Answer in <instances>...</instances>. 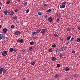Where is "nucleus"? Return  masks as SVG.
Masks as SVG:
<instances>
[{
  "label": "nucleus",
  "mask_w": 80,
  "mask_h": 80,
  "mask_svg": "<svg viewBox=\"0 0 80 80\" xmlns=\"http://www.w3.org/2000/svg\"><path fill=\"white\" fill-rule=\"evenodd\" d=\"M65 70L66 71H68L69 70H70V68H69L68 67H66L65 68Z\"/></svg>",
  "instance_id": "obj_8"
},
{
  "label": "nucleus",
  "mask_w": 80,
  "mask_h": 80,
  "mask_svg": "<svg viewBox=\"0 0 80 80\" xmlns=\"http://www.w3.org/2000/svg\"><path fill=\"white\" fill-rule=\"evenodd\" d=\"M59 50L60 52H63V48H60L59 49Z\"/></svg>",
  "instance_id": "obj_14"
},
{
  "label": "nucleus",
  "mask_w": 80,
  "mask_h": 80,
  "mask_svg": "<svg viewBox=\"0 0 80 80\" xmlns=\"http://www.w3.org/2000/svg\"><path fill=\"white\" fill-rule=\"evenodd\" d=\"M57 67H60V64H58L57 65Z\"/></svg>",
  "instance_id": "obj_42"
},
{
  "label": "nucleus",
  "mask_w": 80,
  "mask_h": 80,
  "mask_svg": "<svg viewBox=\"0 0 80 80\" xmlns=\"http://www.w3.org/2000/svg\"><path fill=\"white\" fill-rule=\"evenodd\" d=\"M7 51H4L2 53V55L3 56H6L7 55Z\"/></svg>",
  "instance_id": "obj_3"
},
{
  "label": "nucleus",
  "mask_w": 80,
  "mask_h": 80,
  "mask_svg": "<svg viewBox=\"0 0 80 80\" xmlns=\"http://www.w3.org/2000/svg\"><path fill=\"white\" fill-rule=\"evenodd\" d=\"M77 42H80V38H78L76 40Z\"/></svg>",
  "instance_id": "obj_19"
},
{
  "label": "nucleus",
  "mask_w": 80,
  "mask_h": 80,
  "mask_svg": "<svg viewBox=\"0 0 80 80\" xmlns=\"http://www.w3.org/2000/svg\"><path fill=\"white\" fill-rule=\"evenodd\" d=\"M18 57V58H21V57L20 56H17Z\"/></svg>",
  "instance_id": "obj_43"
},
{
  "label": "nucleus",
  "mask_w": 80,
  "mask_h": 80,
  "mask_svg": "<svg viewBox=\"0 0 80 80\" xmlns=\"http://www.w3.org/2000/svg\"><path fill=\"white\" fill-rule=\"evenodd\" d=\"M35 35V33L33 32L32 33V35Z\"/></svg>",
  "instance_id": "obj_50"
},
{
  "label": "nucleus",
  "mask_w": 80,
  "mask_h": 80,
  "mask_svg": "<svg viewBox=\"0 0 80 80\" xmlns=\"http://www.w3.org/2000/svg\"><path fill=\"white\" fill-rule=\"evenodd\" d=\"M49 22H52L53 20V18H48Z\"/></svg>",
  "instance_id": "obj_10"
},
{
  "label": "nucleus",
  "mask_w": 80,
  "mask_h": 80,
  "mask_svg": "<svg viewBox=\"0 0 80 80\" xmlns=\"http://www.w3.org/2000/svg\"><path fill=\"white\" fill-rule=\"evenodd\" d=\"M56 46V45L55 44H53L52 46V48H55V47Z\"/></svg>",
  "instance_id": "obj_35"
},
{
  "label": "nucleus",
  "mask_w": 80,
  "mask_h": 80,
  "mask_svg": "<svg viewBox=\"0 0 80 80\" xmlns=\"http://www.w3.org/2000/svg\"><path fill=\"white\" fill-rule=\"evenodd\" d=\"M29 12H30V9L27 10L26 11V13H28Z\"/></svg>",
  "instance_id": "obj_23"
},
{
  "label": "nucleus",
  "mask_w": 80,
  "mask_h": 80,
  "mask_svg": "<svg viewBox=\"0 0 80 80\" xmlns=\"http://www.w3.org/2000/svg\"><path fill=\"white\" fill-rule=\"evenodd\" d=\"M70 38H71V36H69L67 38V40L68 41L70 40Z\"/></svg>",
  "instance_id": "obj_12"
},
{
  "label": "nucleus",
  "mask_w": 80,
  "mask_h": 80,
  "mask_svg": "<svg viewBox=\"0 0 80 80\" xmlns=\"http://www.w3.org/2000/svg\"><path fill=\"white\" fill-rule=\"evenodd\" d=\"M1 10V7H0V10Z\"/></svg>",
  "instance_id": "obj_62"
},
{
  "label": "nucleus",
  "mask_w": 80,
  "mask_h": 80,
  "mask_svg": "<svg viewBox=\"0 0 80 80\" xmlns=\"http://www.w3.org/2000/svg\"><path fill=\"white\" fill-rule=\"evenodd\" d=\"M47 30L45 29H43L41 30V33L42 34V35L43 36L45 34V33L47 32Z\"/></svg>",
  "instance_id": "obj_2"
},
{
  "label": "nucleus",
  "mask_w": 80,
  "mask_h": 80,
  "mask_svg": "<svg viewBox=\"0 0 80 80\" xmlns=\"http://www.w3.org/2000/svg\"><path fill=\"white\" fill-rule=\"evenodd\" d=\"M14 12H18V9L15 10Z\"/></svg>",
  "instance_id": "obj_46"
},
{
  "label": "nucleus",
  "mask_w": 80,
  "mask_h": 80,
  "mask_svg": "<svg viewBox=\"0 0 80 80\" xmlns=\"http://www.w3.org/2000/svg\"><path fill=\"white\" fill-rule=\"evenodd\" d=\"M21 40H19V39H18L17 40V42H18V43H21Z\"/></svg>",
  "instance_id": "obj_29"
},
{
  "label": "nucleus",
  "mask_w": 80,
  "mask_h": 80,
  "mask_svg": "<svg viewBox=\"0 0 80 80\" xmlns=\"http://www.w3.org/2000/svg\"><path fill=\"white\" fill-rule=\"evenodd\" d=\"M13 51L14 52H17V49H16V48H14L13 49Z\"/></svg>",
  "instance_id": "obj_38"
},
{
  "label": "nucleus",
  "mask_w": 80,
  "mask_h": 80,
  "mask_svg": "<svg viewBox=\"0 0 80 80\" xmlns=\"http://www.w3.org/2000/svg\"><path fill=\"white\" fill-rule=\"evenodd\" d=\"M61 16H60V14H59L57 15V17H58V18H60Z\"/></svg>",
  "instance_id": "obj_32"
},
{
  "label": "nucleus",
  "mask_w": 80,
  "mask_h": 80,
  "mask_svg": "<svg viewBox=\"0 0 80 80\" xmlns=\"http://www.w3.org/2000/svg\"><path fill=\"white\" fill-rule=\"evenodd\" d=\"M20 33V32H19V31H17L15 32V35H19Z\"/></svg>",
  "instance_id": "obj_7"
},
{
  "label": "nucleus",
  "mask_w": 80,
  "mask_h": 80,
  "mask_svg": "<svg viewBox=\"0 0 80 80\" xmlns=\"http://www.w3.org/2000/svg\"><path fill=\"white\" fill-rule=\"evenodd\" d=\"M46 12L47 13H49V12H48V10L46 11Z\"/></svg>",
  "instance_id": "obj_52"
},
{
  "label": "nucleus",
  "mask_w": 80,
  "mask_h": 80,
  "mask_svg": "<svg viewBox=\"0 0 80 80\" xmlns=\"http://www.w3.org/2000/svg\"><path fill=\"white\" fill-rule=\"evenodd\" d=\"M75 29L74 28H73L72 29V30H73H73H74Z\"/></svg>",
  "instance_id": "obj_61"
},
{
  "label": "nucleus",
  "mask_w": 80,
  "mask_h": 80,
  "mask_svg": "<svg viewBox=\"0 0 80 80\" xmlns=\"http://www.w3.org/2000/svg\"><path fill=\"white\" fill-rule=\"evenodd\" d=\"M10 3V0H8L6 2V3L7 5H9Z\"/></svg>",
  "instance_id": "obj_6"
},
{
  "label": "nucleus",
  "mask_w": 80,
  "mask_h": 80,
  "mask_svg": "<svg viewBox=\"0 0 80 80\" xmlns=\"http://www.w3.org/2000/svg\"><path fill=\"white\" fill-rule=\"evenodd\" d=\"M56 59V58L54 57H53L52 58V61H54V60H55Z\"/></svg>",
  "instance_id": "obj_16"
},
{
  "label": "nucleus",
  "mask_w": 80,
  "mask_h": 80,
  "mask_svg": "<svg viewBox=\"0 0 80 80\" xmlns=\"http://www.w3.org/2000/svg\"><path fill=\"white\" fill-rule=\"evenodd\" d=\"M59 20H60V18H58L57 20H56V21L57 22H59Z\"/></svg>",
  "instance_id": "obj_44"
},
{
  "label": "nucleus",
  "mask_w": 80,
  "mask_h": 80,
  "mask_svg": "<svg viewBox=\"0 0 80 80\" xmlns=\"http://www.w3.org/2000/svg\"><path fill=\"white\" fill-rule=\"evenodd\" d=\"M3 31L4 32H7V28H4L3 29Z\"/></svg>",
  "instance_id": "obj_21"
},
{
  "label": "nucleus",
  "mask_w": 80,
  "mask_h": 80,
  "mask_svg": "<svg viewBox=\"0 0 80 80\" xmlns=\"http://www.w3.org/2000/svg\"><path fill=\"white\" fill-rule=\"evenodd\" d=\"M37 39V38L35 36L33 37V40H36Z\"/></svg>",
  "instance_id": "obj_41"
},
{
  "label": "nucleus",
  "mask_w": 80,
  "mask_h": 80,
  "mask_svg": "<svg viewBox=\"0 0 80 80\" xmlns=\"http://www.w3.org/2000/svg\"><path fill=\"white\" fill-rule=\"evenodd\" d=\"M63 48V50H66V49H67V47L65 46V47H63V48Z\"/></svg>",
  "instance_id": "obj_25"
},
{
  "label": "nucleus",
  "mask_w": 80,
  "mask_h": 80,
  "mask_svg": "<svg viewBox=\"0 0 80 80\" xmlns=\"http://www.w3.org/2000/svg\"><path fill=\"white\" fill-rule=\"evenodd\" d=\"M9 50L10 52H12L13 51V49L12 48H10L9 49Z\"/></svg>",
  "instance_id": "obj_15"
},
{
  "label": "nucleus",
  "mask_w": 80,
  "mask_h": 80,
  "mask_svg": "<svg viewBox=\"0 0 80 80\" xmlns=\"http://www.w3.org/2000/svg\"><path fill=\"white\" fill-rule=\"evenodd\" d=\"M67 30L68 32H70V30H71V29L70 28H68Z\"/></svg>",
  "instance_id": "obj_20"
},
{
  "label": "nucleus",
  "mask_w": 80,
  "mask_h": 80,
  "mask_svg": "<svg viewBox=\"0 0 80 80\" xmlns=\"http://www.w3.org/2000/svg\"><path fill=\"white\" fill-rule=\"evenodd\" d=\"M25 79H26V78H24L23 79V80H25Z\"/></svg>",
  "instance_id": "obj_53"
},
{
  "label": "nucleus",
  "mask_w": 80,
  "mask_h": 80,
  "mask_svg": "<svg viewBox=\"0 0 80 80\" xmlns=\"http://www.w3.org/2000/svg\"><path fill=\"white\" fill-rule=\"evenodd\" d=\"M8 13V11L7 10H5L4 11V14L5 15H7V14Z\"/></svg>",
  "instance_id": "obj_9"
},
{
  "label": "nucleus",
  "mask_w": 80,
  "mask_h": 80,
  "mask_svg": "<svg viewBox=\"0 0 80 80\" xmlns=\"http://www.w3.org/2000/svg\"><path fill=\"white\" fill-rule=\"evenodd\" d=\"M63 56V55L62 54H60L59 55L60 57H62Z\"/></svg>",
  "instance_id": "obj_49"
},
{
  "label": "nucleus",
  "mask_w": 80,
  "mask_h": 80,
  "mask_svg": "<svg viewBox=\"0 0 80 80\" xmlns=\"http://www.w3.org/2000/svg\"><path fill=\"white\" fill-rule=\"evenodd\" d=\"M54 77L55 78H57V77H59V75L58 74H56L55 75Z\"/></svg>",
  "instance_id": "obj_22"
},
{
  "label": "nucleus",
  "mask_w": 80,
  "mask_h": 80,
  "mask_svg": "<svg viewBox=\"0 0 80 80\" xmlns=\"http://www.w3.org/2000/svg\"><path fill=\"white\" fill-rule=\"evenodd\" d=\"M48 16L47 15H45L44 16V18H48Z\"/></svg>",
  "instance_id": "obj_37"
},
{
  "label": "nucleus",
  "mask_w": 80,
  "mask_h": 80,
  "mask_svg": "<svg viewBox=\"0 0 80 80\" xmlns=\"http://www.w3.org/2000/svg\"><path fill=\"white\" fill-rule=\"evenodd\" d=\"M31 65H35V62L34 61L32 62H31Z\"/></svg>",
  "instance_id": "obj_11"
},
{
  "label": "nucleus",
  "mask_w": 80,
  "mask_h": 80,
  "mask_svg": "<svg viewBox=\"0 0 80 80\" xmlns=\"http://www.w3.org/2000/svg\"><path fill=\"white\" fill-rule=\"evenodd\" d=\"M66 2L64 1L62 2V4L60 6L61 8H63L65 7V5H66Z\"/></svg>",
  "instance_id": "obj_1"
},
{
  "label": "nucleus",
  "mask_w": 80,
  "mask_h": 80,
  "mask_svg": "<svg viewBox=\"0 0 80 80\" xmlns=\"http://www.w3.org/2000/svg\"><path fill=\"white\" fill-rule=\"evenodd\" d=\"M24 42L23 39H22L21 40V43H22Z\"/></svg>",
  "instance_id": "obj_30"
},
{
  "label": "nucleus",
  "mask_w": 80,
  "mask_h": 80,
  "mask_svg": "<svg viewBox=\"0 0 80 80\" xmlns=\"http://www.w3.org/2000/svg\"><path fill=\"white\" fill-rule=\"evenodd\" d=\"M3 71V73H5V72H7V71L5 70H4Z\"/></svg>",
  "instance_id": "obj_47"
},
{
  "label": "nucleus",
  "mask_w": 80,
  "mask_h": 80,
  "mask_svg": "<svg viewBox=\"0 0 80 80\" xmlns=\"http://www.w3.org/2000/svg\"><path fill=\"white\" fill-rule=\"evenodd\" d=\"M29 50L30 51H32V50H33V48L32 47H30L29 48Z\"/></svg>",
  "instance_id": "obj_28"
},
{
  "label": "nucleus",
  "mask_w": 80,
  "mask_h": 80,
  "mask_svg": "<svg viewBox=\"0 0 80 80\" xmlns=\"http://www.w3.org/2000/svg\"><path fill=\"white\" fill-rule=\"evenodd\" d=\"M24 5L26 6V5H27V2H24Z\"/></svg>",
  "instance_id": "obj_36"
},
{
  "label": "nucleus",
  "mask_w": 80,
  "mask_h": 80,
  "mask_svg": "<svg viewBox=\"0 0 80 80\" xmlns=\"http://www.w3.org/2000/svg\"><path fill=\"white\" fill-rule=\"evenodd\" d=\"M4 68H1L0 69V70L2 72L3 71V70H4Z\"/></svg>",
  "instance_id": "obj_24"
},
{
  "label": "nucleus",
  "mask_w": 80,
  "mask_h": 80,
  "mask_svg": "<svg viewBox=\"0 0 80 80\" xmlns=\"http://www.w3.org/2000/svg\"><path fill=\"white\" fill-rule=\"evenodd\" d=\"M73 40H74V38H72L71 39V41H73Z\"/></svg>",
  "instance_id": "obj_45"
},
{
  "label": "nucleus",
  "mask_w": 80,
  "mask_h": 80,
  "mask_svg": "<svg viewBox=\"0 0 80 80\" xmlns=\"http://www.w3.org/2000/svg\"><path fill=\"white\" fill-rule=\"evenodd\" d=\"M2 28V26L1 25H0V28Z\"/></svg>",
  "instance_id": "obj_60"
},
{
  "label": "nucleus",
  "mask_w": 80,
  "mask_h": 80,
  "mask_svg": "<svg viewBox=\"0 0 80 80\" xmlns=\"http://www.w3.org/2000/svg\"><path fill=\"white\" fill-rule=\"evenodd\" d=\"M14 28V26L13 25H12L11 26V28H12V29L13 28Z\"/></svg>",
  "instance_id": "obj_33"
},
{
  "label": "nucleus",
  "mask_w": 80,
  "mask_h": 80,
  "mask_svg": "<svg viewBox=\"0 0 80 80\" xmlns=\"http://www.w3.org/2000/svg\"><path fill=\"white\" fill-rule=\"evenodd\" d=\"M72 53H73V54L75 53V51H74V50H72Z\"/></svg>",
  "instance_id": "obj_34"
},
{
  "label": "nucleus",
  "mask_w": 80,
  "mask_h": 80,
  "mask_svg": "<svg viewBox=\"0 0 80 80\" xmlns=\"http://www.w3.org/2000/svg\"><path fill=\"white\" fill-rule=\"evenodd\" d=\"M78 30H80V27L78 28Z\"/></svg>",
  "instance_id": "obj_54"
},
{
  "label": "nucleus",
  "mask_w": 80,
  "mask_h": 80,
  "mask_svg": "<svg viewBox=\"0 0 80 80\" xmlns=\"http://www.w3.org/2000/svg\"><path fill=\"white\" fill-rule=\"evenodd\" d=\"M34 32L35 33H35H36V34H38V33H37V31L36 32Z\"/></svg>",
  "instance_id": "obj_58"
},
{
  "label": "nucleus",
  "mask_w": 80,
  "mask_h": 80,
  "mask_svg": "<svg viewBox=\"0 0 80 80\" xmlns=\"http://www.w3.org/2000/svg\"><path fill=\"white\" fill-rule=\"evenodd\" d=\"M55 51L56 52H58V51H59V49H56L55 50Z\"/></svg>",
  "instance_id": "obj_40"
},
{
  "label": "nucleus",
  "mask_w": 80,
  "mask_h": 80,
  "mask_svg": "<svg viewBox=\"0 0 80 80\" xmlns=\"http://www.w3.org/2000/svg\"><path fill=\"white\" fill-rule=\"evenodd\" d=\"M2 2H0V5L2 6Z\"/></svg>",
  "instance_id": "obj_48"
},
{
  "label": "nucleus",
  "mask_w": 80,
  "mask_h": 80,
  "mask_svg": "<svg viewBox=\"0 0 80 80\" xmlns=\"http://www.w3.org/2000/svg\"><path fill=\"white\" fill-rule=\"evenodd\" d=\"M74 77H78V75L77 74H74Z\"/></svg>",
  "instance_id": "obj_39"
},
{
  "label": "nucleus",
  "mask_w": 80,
  "mask_h": 80,
  "mask_svg": "<svg viewBox=\"0 0 80 80\" xmlns=\"http://www.w3.org/2000/svg\"><path fill=\"white\" fill-rule=\"evenodd\" d=\"M42 30V29H40V30H38L37 31V33H39L40 31Z\"/></svg>",
  "instance_id": "obj_13"
},
{
  "label": "nucleus",
  "mask_w": 80,
  "mask_h": 80,
  "mask_svg": "<svg viewBox=\"0 0 80 80\" xmlns=\"http://www.w3.org/2000/svg\"><path fill=\"white\" fill-rule=\"evenodd\" d=\"M44 6H47L48 5L46 4H44Z\"/></svg>",
  "instance_id": "obj_55"
},
{
  "label": "nucleus",
  "mask_w": 80,
  "mask_h": 80,
  "mask_svg": "<svg viewBox=\"0 0 80 80\" xmlns=\"http://www.w3.org/2000/svg\"><path fill=\"white\" fill-rule=\"evenodd\" d=\"M34 44V42L33 41L31 42H30V44L31 45H33Z\"/></svg>",
  "instance_id": "obj_18"
},
{
  "label": "nucleus",
  "mask_w": 80,
  "mask_h": 80,
  "mask_svg": "<svg viewBox=\"0 0 80 80\" xmlns=\"http://www.w3.org/2000/svg\"><path fill=\"white\" fill-rule=\"evenodd\" d=\"M48 11L49 12H51V9H49L48 10Z\"/></svg>",
  "instance_id": "obj_51"
},
{
  "label": "nucleus",
  "mask_w": 80,
  "mask_h": 80,
  "mask_svg": "<svg viewBox=\"0 0 80 80\" xmlns=\"http://www.w3.org/2000/svg\"><path fill=\"white\" fill-rule=\"evenodd\" d=\"M54 36L55 37H56V38H57V37H58V35H57V34H54Z\"/></svg>",
  "instance_id": "obj_27"
},
{
  "label": "nucleus",
  "mask_w": 80,
  "mask_h": 80,
  "mask_svg": "<svg viewBox=\"0 0 80 80\" xmlns=\"http://www.w3.org/2000/svg\"><path fill=\"white\" fill-rule=\"evenodd\" d=\"M5 37V34H0V40H2V39H3V38Z\"/></svg>",
  "instance_id": "obj_5"
},
{
  "label": "nucleus",
  "mask_w": 80,
  "mask_h": 80,
  "mask_svg": "<svg viewBox=\"0 0 80 80\" xmlns=\"http://www.w3.org/2000/svg\"><path fill=\"white\" fill-rule=\"evenodd\" d=\"M17 16H14L13 18V20H16V19H17Z\"/></svg>",
  "instance_id": "obj_26"
},
{
  "label": "nucleus",
  "mask_w": 80,
  "mask_h": 80,
  "mask_svg": "<svg viewBox=\"0 0 80 80\" xmlns=\"http://www.w3.org/2000/svg\"><path fill=\"white\" fill-rule=\"evenodd\" d=\"M22 52H25V50H24V49H23L22 50Z\"/></svg>",
  "instance_id": "obj_57"
},
{
  "label": "nucleus",
  "mask_w": 80,
  "mask_h": 80,
  "mask_svg": "<svg viewBox=\"0 0 80 80\" xmlns=\"http://www.w3.org/2000/svg\"><path fill=\"white\" fill-rule=\"evenodd\" d=\"M8 14L9 15H13L14 14V12L13 11H11L9 12Z\"/></svg>",
  "instance_id": "obj_4"
},
{
  "label": "nucleus",
  "mask_w": 80,
  "mask_h": 80,
  "mask_svg": "<svg viewBox=\"0 0 80 80\" xmlns=\"http://www.w3.org/2000/svg\"><path fill=\"white\" fill-rule=\"evenodd\" d=\"M49 52H52V51H53V49L52 48H50L49 49Z\"/></svg>",
  "instance_id": "obj_31"
},
{
  "label": "nucleus",
  "mask_w": 80,
  "mask_h": 80,
  "mask_svg": "<svg viewBox=\"0 0 80 80\" xmlns=\"http://www.w3.org/2000/svg\"><path fill=\"white\" fill-rule=\"evenodd\" d=\"M2 72L0 70V74H2Z\"/></svg>",
  "instance_id": "obj_56"
},
{
  "label": "nucleus",
  "mask_w": 80,
  "mask_h": 80,
  "mask_svg": "<svg viewBox=\"0 0 80 80\" xmlns=\"http://www.w3.org/2000/svg\"><path fill=\"white\" fill-rule=\"evenodd\" d=\"M18 2H20V0H18Z\"/></svg>",
  "instance_id": "obj_59"
},
{
  "label": "nucleus",
  "mask_w": 80,
  "mask_h": 80,
  "mask_svg": "<svg viewBox=\"0 0 80 80\" xmlns=\"http://www.w3.org/2000/svg\"><path fill=\"white\" fill-rule=\"evenodd\" d=\"M38 14L39 15H43V13L42 12H38Z\"/></svg>",
  "instance_id": "obj_17"
}]
</instances>
